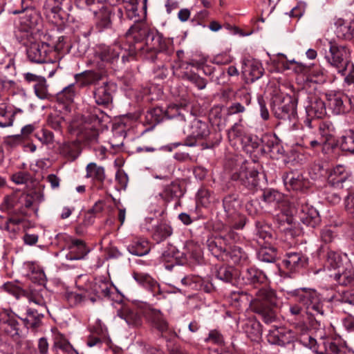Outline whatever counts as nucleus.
<instances>
[{
	"mask_svg": "<svg viewBox=\"0 0 354 354\" xmlns=\"http://www.w3.org/2000/svg\"><path fill=\"white\" fill-rule=\"evenodd\" d=\"M129 46L142 45L143 49L137 50L145 55L146 59L153 61L159 49L160 37L150 30L147 24L141 20L136 21L126 33Z\"/></svg>",
	"mask_w": 354,
	"mask_h": 354,
	"instance_id": "nucleus-1",
	"label": "nucleus"
},
{
	"mask_svg": "<svg viewBox=\"0 0 354 354\" xmlns=\"http://www.w3.org/2000/svg\"><path fill=\"white\" fill-rule=\"evenodd\" d=\"M278 304L279 299L274 290L261 288L256 293L253 308L257 313L261 315L266 323H270L276 319Z\"/></svg>",
	"mask_w": 354,
	"mask_h": 354,
	"instance_id": "nucleus-2",
	"label": "nucleus"
},
{
	"mask_svg": "<svg viewBox=\"0 0 354 354\" xmlns=\"http://www.w3.org/2000/svg\"><path fill=\"white\" fill-rule=\"evenodd\" d=\"M142 49H143L142 45L129 46L128 44V48H124L119 42H115L111 46H99L96 53L103 62L113 64L121 57L122 62L124 63L128 60L129 57L136 54L137 50Z\"/></svg>",
	"mask_w": 354,
	"mask_h": 354,
	"instance_id": "nucleus-3",
	"label": "nucleus"
},
{
	"mask_svg": "<svg viewBox=\"0 0 354 354\" xmlns=\"http://www.w3.org/2000/svg\"><path fill=\"white\" fill-rule=\"evenodd\" d=\"M291 295L295 301L301 304L306 313L315 316L324 314L323 302L320 295L314 289L299 288L293 290Z\"/></svg>",
	"mask_w": 354,
	"mask_h": 354,
	"instance_id": "nucleus-4",
	"label": "nucleus"
},
{
	"mask_svg": "<svg viewBox=\"0 0 354 354\" xmlns=\"http://www.w3.org/2000/svg\"><path fill=\"white\" fill-rule=\"evenodd\" d=\"M350 55L351 52L346 46L329 42V52L326 55V59L339 73L344 74L346 70L350 64Z\"/></svg>",
	"mask_w": 354,
	"mask_h": 354,
	"instance_id": "nucleus-5",
	"label": "nucleus"
},
{
	"mask_svg": "<svg viewBox=\"0 0 354 354\" xmlns=\"http://www.w3.org/2000/svg\"><path fill=\"white\" fill-rule=\"evenodd\" d=\"M272 111L276 118L291 120L297 115V102L295 99L287 95L284 97L276 96L271 102Z\"/></svg>",
	"mask_w": 354,
	"mask_h": 354,
	"instance_id": "nucleus-6",
	"label": "nucleus"
},
{
	"mask_svg": "<svg viewBox=\"0 0 354 354\" xmlns=\"http://www.w3.org/2000/svg\"><path fill=\"white\" fill-rule=\"evenodd\" d=\"M30 61L35 63L53 62L51 54H55V50L45 42H32L26 50Z\"/></svg>",
	"mask_w": 354,
	"mask_h": 354,
	"instance_id": "nucleus-7",
	"label": "nucleus"
},
{
	"mask_svg": "<svg viewBox=\"0 0 354 354\" xmlns=\"http://www.w3.org/2000/svg\"><path fill=\"white\" fill-rule=\"evenodd\" d=\"M26 1H21V10H11L14 15L26 12L24 16L21 17L19 21V30L25 32H31L34 31L40 20L37 12L28 5H25Z\"/></svg>",
	"mask_w": 354,
	"mask_h": 354,
	"instance_id": "nucleus-8",
	"label": "nucleus"
},
{
	"mask_svg": "<svg viewBox=\"0 0 354 354\" xmlns=\"http://www.w3.org/2000/svg\"><path fill=\"white\" fill-rule=\"evenodd\" d=\"M329 109L335 115L344 114L351 108L353 100L341 93H328L326 94Z\"/></svg>",
	"mask_w": 354,
	"mask_h": 354,
	"instance_id": "nucleus-9",
	"label": "nucleus"
},
{
	"mask_svg": "<svg viewBox=\"0 0 354 354\" xmlns=\"http://www.w3.org/2000/svg\"><path fill=\"white\" fill-rule=\"evenodd\" d=\"M307 118L304 124L309 128H313V120L323 118L326 114L325 103L320 98L313 96L309 99L308 104L306 106Z\"/></svg>",
	"mask_w": 354,
	"mask_h": 354,
	"instance_id": "nucleus-10",
	"label": "nucleus"
},
{
	"mask_svg": "<svg viewBox=\"0 0 354 354\" xmlns=\"http://www.w3.org/2000/svg\"><path fill=\"white\" fill-rule=\"evenodd\" d=\"M266 338L270 344L285 346L294 341L295 335L286 328L272 326L268 330Z\"/></svg>",
	"mask_w": 354,
	"mask_h": 354,
	"instance_id": "nucleus-11",
	"label": "nucleus"
},
{
	"mask_svg": "<svg viewBox=\"0 0 354 354\" xmlns=\"http://www.w3.org/2000/svg\"><path fill=\"white\" fill-rule=\"evenodd\" d=\"M0 330L15 341L19 340L21 337L19 322L6 310L0 313Z\"/></svg>",
	"mask_w": 354,
	"mask_h": 354,
	"instance_id": "nucleus-12",
	"label": "nucleus"
},
{
	"mask_svg": "<svg viewBox=\"0 0 354 354\" xmlns=\"http://www.w3.org/2000/svg\"><path fill=\"white\" fill-rule=\"evenodd\" d=\"M295 213L304 224L311 227H316L321 221L317 210L308 204L301 203L295 211L291 210V214Z\"/></svg>",
	"mask_w": 354,
	"mask_h": 354,
	"instance_id": "nucleus-13",
	"label": "nucleus"
},
{
	"mask_svg": "<svg viewBox=\"0 0 354 354\" xmlns=\"http://www.w3.org/2000/svg\"><path fill=\"white\" fill-rule=\"evenodd\" d=\"M284 185L288 190L304 191L308 188L309 182L297 171H291L283 176Z\"/></svg>",
	"mask_w": 354,
	"mask_h": 354,
	"instance_id": "nucleus-14",
	"label": "nucleus"
},
{
	"mask_svg": "<svg viewBox=\"0 0 354 354\" xmlns=\"http://www.w3.org/2000/svg\"><path fill=\"white\" fill-rule=\"evenodd\" d=\"M258 174L259 172L254 168L243 166L237 174V179L248 189L254 190L259 185Z\"/></svg>",
	"mask_w": 354,
	"mask_h": 354,
	"instance_id": "nucleus-15",
	"label": "nucleus"
},
{
	"mask_svg": "<svg viewBox=\"0 0 354 354\" xmlns=\"http://www.w3.org/2000/svg\"><path fill=\"white\" fill-rule=\"evenodd\" d=\"M69 252L66 254V259L71 261L81 260L90 252L84 241L77 239H73L68 244Z\"/></svg>",
	"mask_w": 354,
	"mask_h": 354,
	"instance_id": "nucleus-16",
	"label": "nucleus"
},
{
	"mask_svg": "<svg viewBox=\"0 0 354 354\" xmlns=\"http://www.w3.org/2000/svg\"><path fill=\"white\" fill-rule=\"evenodd\" d=\"M283 263L290 272H297L307 264V258L300 252L286 253Z\"/></svg>",
	"mask_w": 354,
	"mask_h": 354,
	"instance_id": "nucleus-17",
	"label": "nucleus"
},
{
	"mask_svg": "<svg viewBox=\"0 0 354 354\" xmlns=\"http://www.w3.org/2000/svg\"><path fill=\"white\" fill-rule=\"evenodd\" d=\"M185 131L189 138L194 140L205 138L209 133L207 124L196 118L193 119Z\"/></svg>",
	"mask_w": 354,
	"mask_h": 354,
	"instance_id": "nucleus-18",
	"label": "nucleus"
},
{
	"mask_svg": "<svg viewBox=\"0 0 354 354\" xmlns=\"http://www.w3.org/2000/svg\"><path fill=\"white\" fill-rule=\"evenodd\" d=\"M264 69L261 63L254 59H246L243 62L242 72L249 76L251 82L259 80L263 74Z\"/></svg>",
	"mask_w": 354,
	"mask_h": 354,
	"instance_id": "nucleus-19",
	"label": "nucleus"
},
{
	"mask_svg": "<svg viewBox=\"0 0 354 354\" xmlns=\"http://www.w3.org/2000/svg\"><path fill=\"white\" fill-rule=\"evenodd\" d=\"M27 298L30 303L37 306V308L44 312H48L47 304L50 301V295L48 292L41 288L39 290L31 291L27 295Z\"/></svg>",
	"mask_w": 354,
	"mask_h": 354,
	"instance_id": "nucleus-20",
	"label": "nucleus"
},
{
	"mask_svg": "<svg viewBox=\"0 0 354 354\" xmlns=\"http://www.w3.org/2000/svg\"><path fill=\"white\" fill-rule=\"evenodd\" d=\"M107 329L102 324L101 321L98 320L93 329L91 330V334L88 336L87 339V345L90 347L100 346L102 341L106 337Z\"/></svg>",
	"mask_w": 354,
	"mask_h": 354,
	"instance_id": "nucleus-21",
	"label": "nucleus"
},
{
	"mask_svg": "<svg viewBox=\"0 0 354 354\" xmlns=\"http://www.w3.org/2000/svg\"><path fill=\"white\" fill-rule=\"evenodd\" d=\"M336 34L339 38L350 40L354 37V19L345 21L338 19L335 23Z\"/></svg>",
	"mask_w": 354,
	"mask_h": 354,
	"instance_id": "nucleus-22",
	"label": "nucleus"
},
{
	"mask_svg": "<svg viewBox=\"0 0 354 354\" xmlns=\"http://www.w3.org/2000/svg\"><path fill=\"white\" fill-rule=\"evenodd\" d=\"M333 277L339 284L342 286L354 283V269L351 263L346 261L345 265L334 274Z\"/></svg>",
	"mask_w": 354,
	"mask_h": 354,
	"instance_id": "nucleus-23",
	"label": "nucleus"
},
{
	"mask_svg": "<svg viewBox=\"0 0 354 354\" xmlns=\"http://www.w3.org/2000/svg\"><path fill=\"white\" fill-rule=\"evenodd\" d=\"M350 175L343 165L336 166L328 177V183L337 188H343V183L349 178Z\"/></svg>",
	"mask_w": 354,
	"mask_h": 354,
	"instance_id": "nucleus-24",
	"label": "nucleus"
},
{
	"mask_svg": "<svg viewBox=\"0 0 354 354\" xmlns=\"http://www.w3.org/2000/svg\"><path fill=\"white\" fill-rule=\"evenodd\" d=\"M53 348L59 349L64 354H77V351L66 337L57 330L53 331Z\"/></svg>",
	"mask_w": 354,
	"mask_h": 354,
	"instance_id": "nucleus-25",
	"label": "nucleus"
},
{
	"mask_svg": "<svg viewBox=\"0 0 354 354\" xmlns=\"http://www.w3.org/2000/svg\"><path fill=\"white\" fill-rule=\"evenodd\" d=\"M243 279L245 283L256 285L257 283H266V275L260 270L254 268H247L242 271Z\"/></svg>",
	"mask_w": 354,
	"mask_h": 354,
	"instance_id": "nucleus-26",
	"label": "nucleus"
},
{
	"mask_svg": "<svg viewBox=\"0 0 354 354\" xmlns=\"http://www.w3.org/2000/svg\"><path fill=\"white\" fill-rule=\"evenodd\" d=\"M133 277L138 283L150 290L152 292L156 293L160 292L159 284L148 274L134 272Z\"/></svg>",
	"mask_w": 354,
	"mask_h": 354,
	"instance_id": "nucleus-27",
	"label": "nucleus"
},
{
	"mask_svg": "<svg viewBox=\"0 0 354 354\" xmlns=\"http://www.w3.org/2000/svg\"><path fill=\"white\" fill-rule=\"evenodd\" d=\"M118 315L131 326L137 327L142 324V317L136 309L124 308L118 313Z\"/></svg>",
	"mask_w": 354,
	"mask_h": 354,
	"instance_id": "nucleus-28",
	"label": "nucleus"
},
{
	"mask_svg": "<svg viewBox=\"0 0 354 354\" xmlns=\"http://www.w3.org/2000/svg\"><path fill=\"white\" fill-rule=\"evenodd\" d=\"M44 311L39 308H28L26 310V317H20L27 328H37L41 323V318L44 317Z\"/></svg>",
	"mask_w": 354,
	"mask_h": 354,
	"instance_id": "nucleus-29",
	"label": "nucleus"
},
{
	"mask_svg": "<svg viewBox=\"0 0 354 354\" xmlns=\"http://www.w3.org/2000/svg\"><path fill=\"white\" fill-rule=\"evenodd\" d=\"M94 97L97 104H108L112 100L111 90L109 84L104 83L98 86L94 92Z\"/></svg>",
	"mask_w": 354,
	"mask_h": 354,
	"instance_id": "nucleus-30",
	"label": "nucleus"
},
{
	"mask_svg": "<svg viewBox=\"0 0 354 354\" xmlns=\"http://www.w3.org/2000/svg\"><path fill=\"white\" fill-rule=\"evenodd\" d=\"M86 177L93 181L102 184L105 180V171L103 167L98 166L95 162H90L86 167Z\"/></svg>",
	"mask_w": 354,
	"mask_h": 354,
	"instance_id": "nucleus-31",
	"label": "nucleus"
},
{
	"mask_svg": "<svg viewBox=\"0 0 354 354\" xmlns=\"http://www.w3.org/2000/svg\"><path fill=\"white\" fill-rule=\"evenodd\" d=\"M147 317L152 325L159 331L165 332L167 330L168 324L160 310L150 309L147 313Z\"/></svg>",
	"mask_w": 354,
	"mask_h": 354,
	"instance_id": "nucleus-32",
	"label": "nucleus"
},
{
	"mask_svg": "<svg viewBox=\"0 0 354 354\" xmlns=\"http://www.w3.org/2000/svg\"><path fill=\"white\" fill-rule=\"evenodd\" d=\"M44 8L45 14L48 17H52L57 22V19H62L64 17V11L60 6L59 1H48L44 6Z\"/></svg>",
	"mask_w": 354,
	"mask_h": 354,
	"instance_id": "nucleus-33",
	"label": "nucleus"
},
{
	"mask_svg": "<svg viewBox=\"0 0 354 354\" xmlns=\"http://www.w3.org/2000/svg\"><path fill=\"white\" fill-rule=\"evenodd\" d=\"M222 238L216 237L215 239H209L207 241L208 250L217 258H223L224 255L227 256L226 248L221 245Z\"/></svg>",
	"mask_w": 354,
	"mask_h": 354,
	"instance_id": "nucleus-34",
	"label": "nucleus"
},
{
	"mask_svg": "<svg viewBox=\"0 0 354 354\" xmlns=\"http://www.w3.org/2000/svg\"><path fill=\"white\" fill-rule=\"evenodd\" d=\"M100 78V75L93 71H84L75 75L76 83L82 87L93 84Z\"/></svg>",
	"mask_w": 354,
	"mask_h": 354,
	"instance_id": "nucleus-35",
	"label": "nucleus"
},
{
	"mask_svg": "<svg viewBox=\"0 0 354 354\" xmlns=\"http://www.w3.org/2000/svg\"><path fill=\"white\" fill-rule=\"evenodd\" d=\"M127 250L131 254L138 257L146 255L150 250L148 242L141 239L132 242Z\"/></svg>",
	"mask_w": 354,
	"mask_h": 354,
	"instance_id": "nucleus-36",
	"label": "nucleus"
},
{
	"mask_svg": "<svg viewBox=\"0 0 354 354\" xmlns=\"http://www.w3.org/2000/svg\"><path fill=\"white\" fill-rule=\"evenodd\" d=\"M228 139L230 142L235 140L236 139H240L243 144V148H245V150L249 151V145H244L243 142H251V138L250 136L242 137V131L240 129L239 125L235 123L227 131Z\"/></svg>",
	"mask_w": 354,
	"mask_h": 354,
	"instance_id": "nucleus-37",
	"label": "nucleus"
},
{
	"mask_svg": "<svg viewBox=\"0 0 354 354\" xmlns=\"http://www.w3.org/2000/svg\"><path fill=\"white\" fill-rule=\"evenodd\" d=\"M171 234V227L166 223H161L155 227L153 233V239L157 243H160L170 236Z\"/></svg>",
	"mask_w": 354,
	"mask_h": 354,
	"instance_id": "nucleus-38",
	"label": "nucleus"
},
{
	"mask_svg": "<svg viewBox=\"0 0 354 354\" xmlns=\"http://www.w3.org/2000/svg\"><path fill=\"white\" fill-rule=\"evenodd\" d=\"M306 80L311 82L323 83L326 81V75L324 70L320 67L310 66Z\"/></svg>",
	"mask_w": 354,
	"mask_h": 354,
	"instance_id": "nucleus-39",
	"label": "nucleus"
},
{
	"mask_svg": "<svg viewBox=\"0 0 354 354\" xmlns=\"http://www.w3.org/2000/svg\"><path fill=\"white\" fill-rule=\"evenodd\" d=\"M325 266L329 270H340L344 266L341 255L334 251L328 252Z\"/></svg>",
	"mask_w": 354,
	"mask_h": 354,
	"instance_id": "nucleus-40",
	"label": "nucleus"
},
{
	"mask_svg": "<svg viewBox=\"0 0 354 354\" xmlns=\"http://www.w3.org/2000/svg\"><path fill=\"white\" fill-rule=\"evenodd\" d=\"M75 96V91L74 84H71L57 93V100L58 102L63 104H70L73 102Z\"/></svg>",
	"mask_w": 354,
	"mask_h": 354,
	"instance_id": "nucleus-41",
	"label": "nucleus"
},
{
	"mask_svg": "<svg viewBox=\"0 0 354 354\" xmlns=\"http://www.w3.org/2000/svg\"><path fill=\"white\" fill-rule=\"evenodd\" d=\"M183 249V254L189 258L198 260L201 257V245L192 241H187Z\"/></svg>",
	"mask_w": 354,
	"mask_h": 354,
	"instance_id": "nucleus-42",
	"label": "nucleus"
},
{
	"mask_svg": "<svg viewBox=\"0 0 354 354\" xmlns=\"http://www.w3.org/2000/svg\"><path fill=\"white\" fill-rule=\"evenodd\" d=\"M180 192V185L174 182L165 185L162 192L160 193V197L165 201H169L178 196Z\"/></svg>",
	"mask_w": 354,
	"mask_h": 354,
	"instance_id": "nucleus-43",
	"label": "nucleus"
},
{
	"mask_svg": "<svg viewBox=\"0 0 354 354\" xmlns=\"http://www.w3.org/2000/svg\"><path fill=\"white\" fill-rule=\"evenodd\" d=\"M258 259L263 262L272 263L277 257V251L272 247H261L257 252Z\"/></svg>",
	"mask_w": 354,
	"mask_h": 354,
	"instance_id": "nucleus-44",
	"label": "nucleus"
},
{
	"mask_svg": "<svg viewBox=\"0 0 354 354\" xmlns=\"http://www.w3.org/2000/svg\"><path fill=\"white\" fill-rule=\"evenodd\" d=\"M340 147L342 151L354 153V131L353 130L346 131L342 136Z\"/></svg>",
	"mask_w": 354,
	"mask_h": 354,
	"instance_id": "nucleus-45",
	"label": "nucleus"
},
{
	"mask_svg": "<svg viewBox=\"0 0 354 354\" xmlns=\"http://www.w3.org/2000/svg\"><path fill=\"white\" fill-rule=\"evenodd\" d=\"M232 261L235 264L243 265L247 263L248 254L238 246H234L229 253Z\"/></svg>",
	"mask_w": 354,
	"mask_h": 354,
	"instance_id": "nucleus-46",
	"label": "nucleus"
},
{
	"mask_svg": "<svg viewBox=\"0 0 354 354\" xmlns=\"http://www.w3.org/2000/svg\"><path fill=\"white\" fill-rule=\"evenodd\" d=\"M14 113L6 111V104H0V127H10L13 124Z\"/></svg>",
	"mask_w": 354,
	"mask_h": 354,
	"instance_id": "nucleus-47",
	"label": "nucleus"
},
{
	"mask_svg": "<svg viewBox=\"0 0 354 354\" xmlns=\"http://www.w3.org/2000/svg\"><path fill=\"white\" fill-rule=\"evenodd\" d=\"M164 118V111L159 107L148 111L146 114L147 121L151 125H156L159 123Z\"/></svg>",
	"mask_w": 354,
	"mask_h": 354,
	"instance_id": "nucleus-48",
	"label": "nucleus"
},
{
	"mask_svg": "<svg viewBox=\"0 0 354 354\" xmlns=\"http://www.w3.org/2000/svg\"><path fill=\"white\" fill-rule=\"evenodd\" d=\"M299 341L304 346L312 349L314 352L317 353V354H320L322 353H318L316 339L307 333L306 328H304V332L300 335L299 337Z\"/></svg>",
	"mask_w": 354,
	"mask_h": 354,
	"instance_id": "nucleus-49",
	"label": "nucleus"
},
{
	"mask_svg": "<svg viewBox=\"0 0 354 354\" xmlns=\"http://www.w3.org/2000/svg\"><path fill=\"white\" fill-rule=\"evenodd\" d=\"M319 130L324 140V142L330 141L333 136L334 127L330 122H321L319 126Z\"/></svg>",
	"mask_w": 354,
	"mask_h": 354,
	"instance_id": "nucleus-50",
	"label": "nucleus"
},
{
	"mask_svg": "<svg viewBox=\"0 0 354 354\" xmlns=\"http://www.w3.org/2000/svg\"><path fill=\"white\" fill-rule=\"evenodd\" d=\"M246 333L252 340L260 337L262 333L260 323L257 322H250L247 324Z\"/></svg>",
	"mask_w": 354,
	"mask_h": 354,
	"instance_id": "nucleus-51",
	"label": "nucleus"
},
{
	"mask_svg": "<svg viewBox=\"0 0 354 354\" xmlns=\"http://www.w3.org/2000/svg\"><path fill=\"white\" fill-rule=\"evenodd\" d=\"M35 95L41 100L47 99L48 97V85L46 80L44 77L39 82L34 86Z\"/></svg>",
	"mask_w": 354,
	"mask_h": 354,
	"instance_id": "nucleus-52",
	"label": "nucleus"
},
{
	"mask_svg": "<svg viewBox=\"0 0 354 354\" xmlns=\"http://www.w3.org/2000/svg\"><path fill=\"white\" fill-rule=\"evenodd\" d=\"M283 198V195L277 190H265L263 194V199L268 203H279Z\"/></svg>",
	"mask_w": 354,
	"mask_h": 354,
	"instance_id": "nucleus-53",
	"label": "nucleus"
},
{
	"mask_svg": "<svg viewBox=\"0 0 354 354\" xmlns=\"http://www.w3.org/2000/svg\"><path fill=\"white\" fill-rule=\"evenodd\" d=\"M335 227L333 226L324 227L320 234L321 239L324 243H331L337 236V233L335 231Z\"/></svg>",
	"mask_w": 354,
	"mask_h": 354,
	"instance_id": "nucleus-54",
	"label": "nucleus"
},
{
	"mask_svg": "<svg viewBox=\"0 0 354 354\" xmlns=\"http://www.w3.org/2000/svg\"><path fill=\"white\" fill-rule=\"evenodd\" d=\"M216 276L220 280L225 282H230L233 279L232 268L221 266L217 270Z\"/></svg>",
	"mask_w": 354,
	"mask_h": 354,
	"instance_id": "nucleus-55",
	"label": "nucleus"
},
{
	"mask_svg": "<svg viewBox=\"0 0 354 354\" xmlns=\"http://www.w3.org/2000/svg\"><path fill=\"white\" fill-rule=\"evenodd\" d=\"M76 147L75 144L65 143L60 148V153L68 158L75 160L77 155L75 151Z\"/></svg>",
	"mask_w": 354,
	"mask_h": 354,
	"instance_id": "nucleus-56",
	"label": "nucleus"
},
{
	"mask_svg": "<svg viewBox=\"0 0 354 354\" xmlns=\"http://www.w3.org/2000/svg\"><path fill=\"white\" fill-rule=\"evenodd\" d=\"M180 107L176 104L169 105L167 110L164 112L165 117L168 119L178 118L181 120H184V116L180 112Z\"/></svg>",
	"mask_w": 354,
	"mask_h": 354,
	"instance_id": "nucleus-57",
	"label": "nucleus"
},
{
	"mask_svg": "<svg viewBox=\"0 0 354 354\" xmlns=\"http://www.w3.org/2000/svg\"><path fill=\"white\" fill-rule=\"evenodd\" d=\"M82 133L86 140L91 142H97L99 133L94 124L86 127Z\"/></svg>",
	"mask_w": 354,
	"mask_h": 354,
	"instance_id": "nucleus-58",
	"label": "nucleus"
},
{
	"mask_svg": "<svg viewBox=\"0 0 354 354\" xmlns=\"http://www.w3.org/2000/svg\"><path fill=\"white\" fill-rule=\"evenodd\" d=\"M30 174L26 171H18L12 174L11 179L17 185L25 184L30 180Z\"/></svg>",
	"mask_w": 354,
	"mask_h": 354,
	"instance_id": "nucleus-59",
	"label": "nucleus"
},
{
	"mask_svg": "<svg viewBox=\"0 0 354 354\" xmlns=\"http://www.w3.org/2000/svg\"><path fill=\"white\" fill-rule=\"evenodd\" d=\"M39 194L34 192L32 194H24L20 197V203L26 207H30L35 200L39 198Z\"/></svg>",
	"mask_w": 354,
	"mask_h": 354,
	"instance_id": "nucleus-60",
	"label": "nucleus"
},
{
	"mask_svg": "<svg viewBox=\"0 0 354 354\" xmlns=\"http://www.w3.org/2000/svg\"><path fill=\"white\" fill-rule=\"evenodd\" d=\"M35 136L43 144L49 145L53 142L54 136L53 133L46 129H43L41 132L37 133Z\"/></svg>",
	"mask_w": 354,
	"mask_h": 354,
	"instance_id": "nucleus-61",
	"label": "nucleus"
},
{
	"mask_svg": "<svg viewBox=\"0 0 354 354\" xmlns=\"http://www.w3.org/2000/svg\"><path fill=\"white\" fill-rule=\"evenodd\" d=\"M207 342H212L215 344L221 345L223 343V337L217 330H212L208 334V337L205 339Z\"/></svg>",
	"mask_w": 354,
	"mask_h": 354,
	"instance_id": "nucleus-62",
	"label": "nucleus"
},
{
	"mask_svg": "<svg viewBox=\"0 0 354 354\" xmlns=\"http://www.w3.org/2000/svg\"><path fill=\"white\" fill-rule=\"evenodd\" d=\"M320 354H344V352L335 343L333 342H328L325 344L324 353H322Z\"/></svg>",
	"mask_w": 354,
	"mask_h": 354,
	"instance_id": "nucleus-63",
	"label": "nucleus"
},
{
	"mask_svg": "<svg viewBox=\"0 0 354 354\" xmlns=\"http://www.w3.org/2000/svg\"><path fill=\"white\" fill-rule=\"evenodd\" d=\"M345 208L354 218V193L348 194L345 198Z\"/></svg>",
	"mask_w": 354,
	"mask_h": 354,
	"instance_id": "nucleus-64",
	"label": "nucleus"
}]
</instances>
